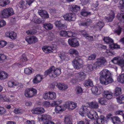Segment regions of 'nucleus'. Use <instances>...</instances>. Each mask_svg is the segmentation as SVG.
<instances>
[{"label":"nucleus","mask_w":124,"mask_h":124,"mask_svg":"<svg viewBox=\"0 0 124 124\" xmlns=\"http://www.w3.org/2000/svg\"><path fill=\"white\" fill-rule=\"evenodd\" d=\"M38 13L39 15L43 18H46L49 17L48 14L46 11L39 10L38 11Z\"/></svg>","instance_id":"obj_19"},{"label":"nucleus","mask_w":124,"mask_h":124,"mask_svg":"<svg viewBox=\"0 0 124 124\" xmlns=\"http://www.w3.org/2000/svg\"><path fill=\"white\" fill-rule=\"evenodd\" d=\"M32 18V21L35 23H39L41 22L42 20H41V19L35 15H34Z\"/></svg>","instance_id":"obj_29"},{"label":"nucleus","mask_w":124,"mask_h":124,"mask_svg":"<svg viewBox=\"0 0 124 124\" xmlns=\"http://www.w3.org/2000/svg\"><path fill=\"white\" fill-rule=\"evenodd\" d=\"M89 107L92 108H97L99 106L98 103L96 102H91L88 103Z\"/></svg>","instance_id":"obj_25"},{"label":"nucleus","mask_w":124,"mask_h":124,"mask_svg":"<svg viewBox=\"0 0 124 124\" xmlns=\"http://www.w3.org/2000/svg\"><path fill=\"white\" fill-rule=\"evenodd\" d=\"M68 42L70 45L73 47H77L79 45L78 41L76 38L71 39H69L68 40Z\"/></svg>","instance_id":"obj_12"},{"label":"nucleus","mask_w":124,"mask_h":124,"mask_svg":"<svg viewBox=\"0 0 124 124\" xmlns=\"http://www.w3.org/2000/svg\"><path fill=\"white\" fill-rule=\"evenodd\" d=\"M62 110V109L61 106H56L55 109V112L57 113H59L60 111H61Z\"/></svg>","instance_id":"obj_47"},{"label":"nucleus","mask_w":124,"mask_h":124,"mask_svg":"<svg viewBox=\"0 0 124 124\" xmlns=\"http://www.w3.org/2000/svg\"><path fill=\"white\" fill-rule=\"evenodd\" d=\"M14 112L16 114L21 113L22 112V110L18 108H15L14 110Z\"/></svg>","instance_id":"obj_54"},{"label":"nucleus","mask_w":124,"mask_h":124,"mask_svg":"<svg viewBox=\"0 0 124 124\" xmlns=\"http://www.w3.org/2000/svg\"><path fill=\"white\" fill-rule=\"evenodd\" d=\"M64 121L65 123L67 124H70L71 123V120L68 116L65 117Z\"/></svg>","instance_id":"obj_53"},{"label":"nucleus","mask_w":124,"mask_h":124,"mask_svg":"<svg viewBox=\"0 0 124 124\" xmlns=\"http://www.w3.org/2000/svg\"><path fill=\"white\" fill-rule=\"evenodd\" d=\"M24 72L26 74H30L31 72V70L29 68H27L24 69Z\"/></svg>","instance_id":"obj_62"},{"label":"nucleus","mask_w":124,"mask_h":124,"mask_svg":"<svg viewBox=\"0 0 124 124\" xmlns=\"http://www.w3.org/2000/svg\"><path fill=\"white\" fill-rule=\"evenodd\" d=\"M6 59V56L3 54H0V63L3 62Z\"/></svg>","instance_id":"obj_51"},{"label":"nucleus","mask_w":124,"mask_h":124,"mask_svg":"<svg viewBox=\"0 0 124 124\" xmlns=\"http://www.w3.org/2000/svg\"><path fill=\"white\" fill-rule=\"evenodd\" d=\"M44 108L42 107H38L36 108L34 110H31V112L35 114H42L45 112Z\"/></svg>","instance_id":"obj_16"},{"label":"nucleus","mask_w":124,"mask_h":124,"mask_svg":"<svg viewBox=\"0 0 124 124\" xmlns=\"http://www.w3.org/2000/svg\"><path fill=\"white\" fill-rule=\"evenodd\" d=\"M8 76V75L6 72L4 71L0 72V79L4 80L7 78Z\"/></svg>","instance_id":"obj_28"},{"label":"nucleus","mask_w":124,"mask_h":124,"mask_svg":"<svg viewBox=\"0 0 124 124\" xmlns=\"http://www.w3.org/2000/svg\"><path fill=\"white\" fill-rule=\"evenodd\" d=\"M80 7L75 4H72L69 5L68 8L69 11L74 14L77 13V12L80 10Z\"/></svg>","instance_id":"obj_8"},{"label":"nucleus","mask_w":124,"mask_h":124,"mask_svg":"<svg viewBox=\"0 0 124 124\" xmlns=\"http://www.w3.org/2000/svg\"><path fill=\"white\" fill-rule=\"evenodd\" d=\"M93 113H92V112H88L86 114L88 117L90 119L93 120L94 119V117L93 116Z\"/></svg>","instance_id":"obj_50"},{"label":"nucleus","mask_w":124,"mask_h":124,"mask_svg":"<svg viewBox=\"0 0 124 124\" xmlns=\"http://www.w3.org/2000/svg\"><path fill=\"white\" fill-rule=\"evenodd\" d=\"M117 80L121 83H124V73L119 76L117 78Z\"/></svg>","instance_id":"obj_40"},{"label":"nucleus","mask_w":124,"mask_h":124,"mask_svg":"<svg viewBox=\"0 0 124 124\" xmlns=\"http://www.w3.org/2000/svg\"><path fill=\"white\" fill-rule=\"evenodd\" d=\"M8 84L9 87H15L16 86H17V85L18 84V82L16 81H9L8 82Z\"/></svg>","instance_id":"obj_30"},{"label":"nucleus","mask_w":124,"mask_h":124,"mask_svg":"<svg viewBox=\"0 0 124 124\" xmlns=\"http://www.w3.org/2000/svg\"><path fill=\"white\" fill-rule=\"evenodd\" d=\"M76 79L78 81H82L85 79L86 77V74L83 72H80L76 73Z\"/></svg>","instance_id":"obj_10"},{"label":"nucleus","mask_w":124,"mask_h":124,"mask_svg":"<svg viewBox=\"0 0 124 124\" xmlns=\"http://www.w3.org/2000/svg\"><path fill=\"white\" fill-rule=\"evenodd\" d=\"M76 89V93L77 94H80L82 93V89L80 86H77Z\"/></svg>","instance_id":"obj_45"},{"label":"nucleus","mask_w":124,"mask_h":124,"mask_svg":"<svg viewBox=\"0 0 124 124\" xmlns=\"http://www.w3.org/2000/svg\"><path fill=\"white\" fill-rule=\"evenodd\" d=\"M112 121L114 124H117L116 122H120V119L117 116H114L113 117Z\"/></svg>","instance_id":"obj_43"},{"label":"nucleus","mask_w":124,"mask_h":124,"mask_svg":"<svg viewBox=\"0 0 124 124\" xmlns=\"http://www.w3.org/2000/svg\"><path fill=\"white\" fill-rule=\"evenodd\" d=\"M118 6L120 8L121 11H124V0H121L120 1Z\"/></svg>","instance_id":"obj_37"},{"label":"nucleus","mask_w":124,"mask_h":124,"mask_svg":"<svg viewBox=\"0 0 124 124\" xmlns=\"http://www.w3.org/2000/svg\"><path fill=\"white\" fill-rule=\"evenodd\" d=\"M14 14L12 8H6L0 11V17L1 18H6Z\"/></svg>","instance_id":"obj_2"},{"label":"nucleus","mask_w":124,"mask_h":124,"mask_svg":"<svg viewBox=\"0 0 124 124\" xmlns=\"http://www.w3.org/2000/svg\"><path fill=\"white\" fill-rule=\"evenodd\" d=\"M96 55L95 54H92L88 57V60H94L96 58Z\"/></svg>","instance_id":"obj_58"},{"label":"nucleus","mask_w":124,"mask_h":124,"mask_svg":"<svg viewBox=\"0 0 124 124\" xmlns=\"http://www.w3.org/2000/svg\"><path fill=\"white\" fill-rule=\"evenodd\" d=\"M101 88L98 86H93L91 88V90L92 93L95 95H98L101 94L102 91Z\"/></svg>","instance_id":"obj_9"},{"label":"nucleus","mask_w":124,"mask_h":124,"mask_svg":"<svg viewBox=\"0 0 124 124\" xmlns=\"http://www.w3.org/2000/svg\"><path fill=\"white\" fill-rule=\"evenodd\" d=\"M61 69L60 68L54 69V66H53L50 67L49 69L45 71L44 73L45 76H46L53 71L54 74L56 76L59 75L61 73Z\"/></svg>","instance_id":"obj_4"},{"label":"nucleus","mask_w":124,"mask_h":124,"mask_svg":"<svg viewBox=\"0 0 124 124\" xmlns=\"http://www.w3.org/2000/svg\"><path fill=\"white\" fill-rule=\"evenodd\" d=\"M86 70L88 72H91L93 70V67L92 65H87L86 68Z\"/></svg>","instance_id":"obj_55"},{"label":"nucleus","mask_w":124,"mask_h":124,"mask_svg":"<svg viewBox=\"0 0 124 124\" xmlns=\"http://www.w3.org/2000/svg\"><path fill=\"white\" fill-rule=\"evenodd\" d=\"M117 102L119 104L124 103V96L121 95L116 98Z\"/></svg>","instance_id":"obj_33"},{"label":"nucleus","mask_w":124,"mask_h":124,"mask_svg":"<svg viewBox=\"0 0 124 124\" xmlns=\"http://www.w3.org/2000/svg\"><path fill=\"white\" fill-rule=\"evenodd\" d=\"M70 103L69 109H70L72 110H73V109L76 108L77 106V104L74 102H71Z\"/></svg>","instance_id":"obj_39"},{"label":"nucleus","mask_w":124,"mask_h":124,"mask_svg":"<svg viewBox=\"0 0 124 124\" xmlns=\"http://www.w3.org/2000/svg\"><path fill=\"white\" fill-rule=\"evenodd\" d=\"M58 56L62 61L64 60L66 58L65 54L64 53H60L58 54Z\"/></svg>","instance_id":"obj_44"},{"label":"nucleus","mask_w":124,"mask_h":124,"mask_svg":"<svg viewBox=\"0 0 124 124\" xmlns=\"http://www.w3.org/2000/svg\"><path fill=\"white\" fill-rule=\"evenodd\" d=\"M105 117L103 116H101L97 119L96 124H103L104 122Z\"/></svg>","instance_id":"obj_26"},{"label":"nucleus","mask_w":124,"mask_h":124,"mask_svg":"<svg viewBox=\"0 0 124 124\" xmlns=\"http://www.w3.org/2000/svg\"><path fill=\"white\" fill-rule=\"evenodd\" d=\"M84 85L85 87L92 86L93 85V81L90 79L85 80L84 83Z\"/></svg>","instance_id":"obj_24"},{"label":"nucleus","mask_w":124,"mask_h":124,"mask_svg":"<svg viewBox=\"0 0 124 124\" xmlns=\"http://www.w3.org/2000/svg\"><path fill=\"white\" fill-rule=\"evenodd\" d=\"M31 97H32L36 95L37 91L36 89L31 88Z\"/></svg>","instance_id":"obj_57"},{"label":"nucleus","mask_w":124,"mask_h":124,"mask_svg":"<svg viewBox=\"0 0 124 124\" xmlns=\"http://www.w3.org/2000/svg\"><path fill=\"white\" fill-rule=\"evenodd\" d=\"M104 26L103 22L102 21H99L96 23L94 27V28H97L101 30Z\"/></svg>","instance_id":"obj_27"},{"label":"nucleus","mask_w":124,"mask_h":124,"mask_svg":"<svg viewBox=\"0 0 124 124\" xmlns=\"http://www.w3.org/2000/svg\"><path fill=\"white\" fill-rule=\"evenodd\" d=\"M80 14L81 15L84 16H87L93 14L91 12L88 11L86 8H84L81 10Z\"/></svg>","instance_id":"obj_15"},{"label":"nucleus","mask_w":124,"mask_h":124,"mask_svg":"<svg viewBox=\"0 0 124 124\" xmlns=\"http://www.w3.org/2000/svg\"><path fill=\"white\" fill-rule=\"evenodd\" d=\"M115 17V14L114 12L111 11L110 13L109 14L108 17H106V19L108 22H112Z\"/></svg>","instance_id":"obj_23"},{"label":"nucleus","mask_w":124,"mask_h":124,"mask_svg":"<svg viewBox=\"0 0 124 124\" xmlns=\"http://www.w3.org/2000/svg\"><path fill=\"white\" fill-rule=\"evenodd\" d=\"M43 25L44 27L47 30H51L53 27V25L50 23H45L43 24Z\"/></svg>","instance_id":"obj_35"},{"label":"nucleus","mask_w":124,"mask_h":124,"mask_svg":"<svg viewBox=\"0 0 124 124\" xmlns=\"http://www.w3.org/2000/svg\"><path fill=\"white\" fill-rule=\"evenodd\" d=\"M7 44V42L5 41H0V48H2L5 46Z\"/></svg>","instance_id":"obj_56"},{"label":"nucleus","mask_w":124,"mask_h":124,"mask_svg":"<svg viewBox=\"0 0 124 124\" xmlns=\"http://www.w3.org/2000/svg\"><path fill=\"white\" fill-rule=\"evenodd\" d=\"M38 41V38L35 36L31 35V44L35 43Z\"/></svg>","instance_id":"obj_46"},{"label":"nucleus","mask_w":124,"mask_h":124,"mask_svg":"<svg viewBox=\"0 0 124 124\" xmlns=\"http://www.w3.org/2000/svg\"><path fill=\"white\" fill-rule=\"evenodd\" d=\"M56 86L62 91H65L68 88V86L67 85L61 83H58Z\"/></svg>","instance_id":"obj_20"},{"label":"nucleus","mask_w":124,"mask_h":124,"mask_svg":"<svg viewBox=\"0 0 124 124\" xmlns=\"http://www.w3.org/2000/svg\"><path fill=\"white\" fill-rule=\"evenodd\" d=\"M122 31V28L119 26L118 29L115 31V32L118 35H119L121 33Z\"/></svg>","instance_id":"obj_63"},{"label":"nucleus","mask_w":124,"mask_h":124,"mask_svg":"<svg viewBox=\"0 0 124 124\" xmlns=\"http://www.w3.org/2000/svg\"><path fill=\"white\" fill-rule=\"evenodd\" d=\"M56 97V94L54 92H49L48 93H45L43 97L45 100H52L55 99Z\"/></svg>","instance_id":"obj_7"},{"label":"nucleus","mask_w":124,"mask_h":124,"mask_svg":"<svg viewBox=\"0 0 124 124\" xmlns=\"http://www.w3.org/2000/svg\"><path fill=\"white\" fill-rule=\"evenodd\" d=\"M105 98H101L98 99L99 102L102 105H105L106 103V101Z\"/></svg>","instance_id":"obj_41"},{"label":"nucleus","mask_w":124,"mask_h":124,"mask_svg":"<svg viewBox=\"0 0 124 124\" xmlns=\"http://www.w3.org/2000/svg\"><path fill=\"white\" fill-rule=\"evenodd\" d=\"M69 53L71 54H75L76 55L78 54V52L76 50L73 49H70L69 51Z\"/></svg>","instance_id":"obj_49"},{"label":"nucleus","mask_w":124,"mask_h":124,"mask_svg":"<svg viewBox=\"0 0 124 124\" xmlns=\"http://www.w3.org/2000/svg\"><path fill=\"white\" fill-rule=\"evenodd\" d=\"M25 2L23 1H21L19 4V6L20 7L23 9H25L26 8Z\"/></svg>","instance_id":"obj_42"},{"label":"nucleus","mask_w":124,"mask_h":124,"mask_svg":"<svg viewBox=\"0 0 124 124\" xmlns=\"http://www.w3.org/2000/svg\"><path fill=\"white\" fill-rule=\"evenodd\" d=\"M97 46L98 48L99 49H106V46L102 45L101 44H97Z\"/></svg>","instance_id":"obj_52"},{"label":"nucleus","mask_w":124,"mask_h":124,"mask_svg":"<svg viewBox=\"0 0 124 124\" xmlns=\"http://www.w3.org/2000/svg\"><path fill=\"white\" fill-rule=\"evenodd\" d=\"M63 20H60L59 21H57L54 23L55 26L59 28H63L64 25L63 23Z\"/></svg>","instance_id":"obj_22"},{"label":"nucleus","mask_w":124,"mask_h":124,"mask_svg":"<svg viewBox=\"0 0 124 124\" xmlns=\"http://www.w3.org/2000/svg\"><path fill=\"white\" fill-rule=\"evenodd\" d=\"M122 93L121 89L119 87H116L115 90L114 95L117 96L120 95Z\"/></svg>","instance_id":"obj_31"},{"label":"nucleus","mask_w":124,"mask_h":124,"mask_svg":"<svg viewBox=\"0 0 124 124\" xmlns=\"http://www.w3.org/2000/svg\"><path fill=\"white\" fill-rule=\"evenodd\" d=\"M103 40L106 43L109 44V47L112 50L120 48L119 45L114 43L113 40L109 37H105Z\"/></svg>","instance_id":"obj_3"},{"label":"nucleus","mask_w":124,"mask_h":124,"mask_svg":"<svg viewBox=\"0 0 124 124\" xmlns=\"http://www.w3.org/2000/svg\"><path fill=\"white\" fill-rule=\"evenodd\" d=\"M117 64L122 67L123 69H124V59L123 58L120 59L118 61Z\"/></svg>","instance_id":"obj_38"},{"label":"nucleus","mask_w":124,"mask_h":124,"mask_svg":"<svg viewBox=\"0 0 124 124\" xmlns=\"http://www.w3.org/2000/svg\"><path fill=\"white\" fill-rule=\"evenodd\" d=\"M31 91V88L27 89L25 90L24 94L25 96L26 97L30 98L31 95L30 91Z\"/></svg>","instance_id":"obj_34"},{"label":"nucleus","mask_w":124,"mask_h":124,"mask_svg":"<svg viewBox=\"0 0 124 124\" xmlns=\"http://www.w3.org/2000/svg\"><path fill=\"white\" fill-rule=\"evenodd\" d=\"M88 108H89L87 106H82V108L80 109V110L79 111V114L82 116H84L85 115H86L89 112V110Z\"/></svg>","instance_id":"obj_11"},{"label":"nucleus","mask_w":124,"mask_h":124,"mask_svg":"<svg viewBox=\"0 0 124 124\" xmlns=\"http://www.w3.org/2000/svg\"><path fill=\"white\" fill-rule=\"evenodd\" d=\"M119 59H118V57H116L114 58L112 60L111 62L115 64H117L118 61Z\"/></svg>","instance_id":"obj_64"},{"label":"nucleus","mask_w":124,"mask_h":124,"mask_svg":"<svg viewBox=\"0 0 124 124\" xmlns=\"http://www.w3.org/2000/svg\"><path fill=\"white\" fill-rule=\"evenodd\" d=\"M47 116L46 114L39 115L38 116V119L39 121H41L46 119Z\"/></svg>","instance_id":"obj_36"},{"label":"nucleus","mask_w":124,"mask_h":124,"mask_svg":"<svg viewBox=\"0 0 124 124\" xmlns=\"http://www.w3.org/2000/svg\"><path fill=\"white\" fill-rule=\"evenodd\" d=\"M63 17L65 20L69 21H74L76 19L74 15L71 12L66 14Z\"/></svg>","instance_id":"obj_14"},{"label":"nucleus","mask_w":124,"mask_h":124,"mask_svg":"<svg viewBox=\"0 0 124 124\" xmlns=\"http://www.w3.org/2000/svg\"><path fill=\"white\" fill-rule=\"evenodd\" d=\"M83 61L80 57H76L72 62V65L74 68L77 69H79L82 65Z\"/></svg>","instance_id":"obj_5"},{"label":"nucleus","mask_w":124,"mask_h":124,"mask_svg":"<svg viewBox=\"0 0 124 124\" xmlns=\"http://www.w3.org/2000/svg\"><path fill=\"white\" fill-rule=\"evenodd\" d=\"M106 64V61L104 57L97 59V61L94 63V67L98 68L100 66L102 67Z\"/></svg>","instance_id":"obj_6"},{"label":"nucleus","mask_w":124,"mask_h":124,"mask_svg":"<svg viewBox=\"0 0 124 124\" xmlns=\"http://www.w3.org/2000/svg\"><path fill=\"white\" fill-rule=\"evenodd\" d=\"M6 112V110L4 108L0 106V114H4Z\"/></svg>","instance_id":"obj_59"},{"label":"nucleus","mask_w":124,"mask_h":124,"mask_svg":"<svg viewBox=\"0 0 124 124\" xmlns=\"http://www.w3.org/2000/svg\"><path fill=\"white\" fill-rule=\"evenodd\" d=\"M43 76L42 75L39 74L37 75L33 79V82L34 84H37L41 81L43 79Z\"/></svg>","instance_id":"obj_17"},{"label":"nucleus","mask_w":124,"mask_h":124,"mask_svg":"<svg viewBox=\"0 0 124 124\" xmlns=\"http://www.w3.org/2000/svg\"><path fill=\"white\" fill-rule=\"evenodd\" d=\"M103 93L104 97L108 100L110 99L112 97V93L111 92L104 91Z\"/></svg>","instance_id":"obj_21"},{"label":"nucleus","mask_w":124,"mask_h":124,"mask_svg":"<svg viewBox=\"0 0 124 124\" xmlns=\"http://www.w3.org/2000/svg\"><path fill=\"white\" fill-rule=\"evenodd\" d=\"M101 76L99 79L101 83L107 85L113 81V80L110 76V73L108 70L104 69L100 72Z\"/></svg>","instance_id":"obj_1"},{"label":"nucleus","mask_w":124,"mask_h":124,"mask_svg":"<svg viewBox=\"0 0 124 124\" xmlns=\"http://www.w3.org/2000/svg\"><path fill=\"white\" fill-rule=\"evenodd\" d=\"M117 17L120 21L124 22V13L121 12L119 13L117 15Z\"/></svg>","instance_id":"obj_32"},{"label":"nucleus","mask_w":124,"mask_h":124,"mask_svg":"<svg viewBox=\"0 0 124 124\" xmlns=\"http://www.w3.org/2000/svg\"><path fill=\"white\" fill-rule=\"evenodd\" d=\"M6 37L9 38L12 40L15 39L17 38L16 34L13 31L6 33Z\"/></svg>","instance_id":"obj_18"},{"label":"nucleus","mask_w":124,"mask_h":124,"mask_svg":"<svg viewBox=\"0 0 124 124\" xmlns=\"http://www.w3.org/2000/svg\"><path fill=\"white\" fill-rule=\"evenodd\" d=\"M42 49L43 51L46 53H49L54 52V50H55V48L54 47L49 46H43Z\"/></svg>","instance_id":"obj_13"},{"label":"nucleus","mask_w":124,"mask_h":124,"mask_svg":"<svg viewBox=\"0 0 124 124\" xmlns=\"http://www.w3.org/2000/svg\"><path fill=\"white\" fill-rule=\"evenodd\" d=\"M43 105L45 107H48L50 106V103L49 101H45L43 103Z\"/></svg>","instance_id":"obj_61"},{"label":"nucleus","mask_w":124,"mask_h":124,"mask_svg":"<svg viewBox=\"0 0 124 124\" xmlns=\"http://www.w3.org/2000/svg\"><path fill=\"white\" fill-rule=\"evenodd\" d=\"M6 24V23L3 20H0V28L4 26Z\"/></svg>","instance_id":"obj_60"},{"label":"nucleus","mask_w":124,"mask_h":124,"mask_svg":"<svg viewBox=\"0 0 124 124\" xmlns=\"http://www.w3.org/2000/svg\"><path fill=\"white\" fill-rule=\"evenodd\" d=\"M59 34L61 37H66L67 35V32L65 31H62L59 32Z\"/></svg>","instance_id":"obj_48"}]
</instances>
